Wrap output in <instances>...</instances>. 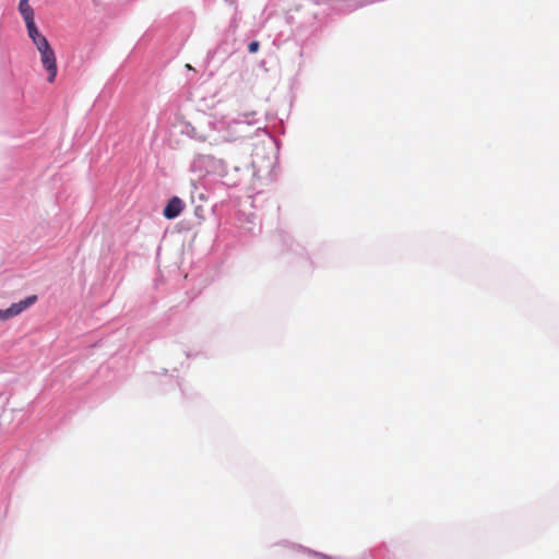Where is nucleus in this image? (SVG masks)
Masks as SVG:
<instances>
[{
  "label": "nucleus",
  "instance_id": "obj_1",
  "mask_svg": "<svg viewBox=\"0 0 559 559\" xmlns=\"http://www.w3.org/2000/svg\"><path fill=\"white\" fill-rule=\"evenodd\" d=\"M37 300V296H28L27 298L12 304L8 309L0 310V321L9 320L15 316H19L21 312H23L25 309L31 307L35 301Z\"/></svg>",
  "mask_w": 559,
  "mask_h": 559
},
{
  "label": "nucleus",
  "instance_id": "obj_2",
  "mask_svg": "<svg viewBox=\"0 0 559 559\" xmlns=\"http://www.w3.org/2000/svg\"><path fill=\"white\" fill-rule=\"evenodd\" d=\"M40 62L48 73V82L52 83L56 80L58 73L56 53L52 47L40 55Z\"/></svg>",
  "mask_w": 559,
  "mask_h": 559
},
{
  "label": "nucleus",
  "instance_id": "obj_3",
  "mask_svg": "<svg viewBox=\"0 0 559 559\" xmlns=\"http://www.w3.org/2000/svg\"><path fill=\"white\" fill-rule=\"evenodd\" d=\"M185 204L182 200L178 197H173L168 203L166 204L163 214L166 218L173 219L180 215V213L183 211Z\"/></svg>",
  "mask_w": 559,
  "mask_h": 559
},
{
  "label": "nucleus",
  "instance_id": "obj_4",
  "mask_svg": "<svg viewBox=\"0 0 559 559\" xmlns=\"http://www.w3.org/2000/svg\"><path fill=\"white\" fill-rule=\"evenodd\" d=\"M19 11H20L21 15L23 16V20L26 25L35 22L34 10L31 7L28 0H20Z\"/></svg>",
  "mask_w": 559,
  "mask_h": 559
},
{
  "label": "nucleus",
  "instance_id": "obj_5",
  "mask_svg": "<svg viewBox=\"0 0 559 559\" xmlns=\"http://www.w3.org/2000/svg\"><path fill=\"white\" fill-rule=\"evenodd\" d=\"M26 28H27L28 36L32 39L34 45L39 44L40 41L43 43V41L47 40V38L39 33L35 22L27 24Z\"/></svg>",
  "mask_w": 559,
  "mask_h": 559
},
{
  "label": "nucleus",
  "instance_id": "obj_6",
  "mask_svg": "<svg viewBox=\"0 0 559 559\" xmlns=\"http://www.w3.org/2000/svg\"><path fill=\"white\" fill-rule=\"evenodd\" d=\"M37 50L39 51V55H43V52H46L47 50H49L51 48L50 44L48 40H45V41H40L39 44H36L35 45Z\"/></svg>",
  "mask_w": 559,
  "mask_h": 559
},
{
  "label": "nucleus",
  "instance_id": "obj_7",
  "mask_svg": "<svg viewBox=\"0 0 559 559\" xmlns=\"http://www.w3.org/2000/svg\"><path fill=\"white\" fill-rule=\"evenodd\" d=\"M259 48L260 44L257 40H253L248 45V50L250 53H255L259 50Z\"/></svg>",
  "mask_w": 559,
  "mask_h": 559
}]
</instances>
